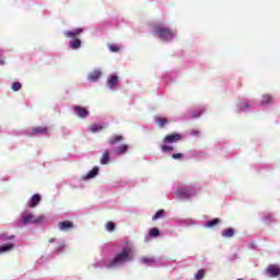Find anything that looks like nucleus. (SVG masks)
<instances>
[{"label":"nucleus","mask_w":280,"mask_h":280,"mask_svg":"<svg viewBox=\"0 0 280 280\" xmlns=\"http://www.w3.org/2000/svg\"><path fill=\"white\" fill-rule=\"evenodd\" d=\"M126 261H132V249L130 247H126L116 255V257L108 264V268H115V266H119L120 264H126Z\"/></svg>","instance_id":"f257e3e1"},{"label":"nucleus","mask_w":280,"mask_h":280,"mask_svg":"<svg viewBox=\"0 0 280 280\" xmlns=\"http://www.w3.org/2000/svg\"><path fill=\"white\" fill-rule=\"evenodd\" d=\"M154 34L158 36V38H160V40H163L164 43L174 40V30L167 28L163 25L154 26Z\"/></svg>","instance_id":"f03ea898"},{"label":"nucleus","mask_w":280,"mask_h":280,"mask_svg":"<svg viewBox=\"0 0 280 280\" xmlns=\"http://www.w3.org/2000/svg\"><path fill=\"white\" fill-rule=\"evenodd\" d=\"M22 224H40L45 222V215L36 217L32 213H26L24 217H22L21 220Z\"/></svg>","instance_id":"7ed1b4c3"},{"label":"nucleus","mask_w":280,"mask_h":280,"mask_svg":"<svg viewBox=\"0 0 280 280\" xmlns=\"http://www.w3.org/2000/svg\"><path fill=\"white\" fill-rule=\"evenodd\" d=\"M266 275H268V277H279L280 275V268L279 266L276 265H269L266 269Z\"/></svg>","instance_id":"20e7f679"},{"label":"nucleus","mask_w":280,"mask_h":280,"mask_svg":"<svg viewBox=\"0 0 280 280\" xmlns=\"http://www.w3.org/2000/svg\"><path fill=\"white\" fill-rule=\"evenodd\" d=\"M182 139L183 136L178 133H171L164 138L163 143H176V141H180Z\"/></svg>","instance_id":"39448f33"},{"label":"nucleus","mask_w":280,"mask_h":280,"mask_svg":"<svg viewBox=\"0 0 280 280\" xmlns=\"http://www.w3.org/2000/svg\"><path fill=\"white\" fill-rule=\"evenodd\" d=\"M83 32H84V30H82V28H74L72 31H66L63 34H65L66 38H74L75 39Z\"/></svg>","instance_id":"423d86ee"},{"label":"nucleus","mask_w":280,"mask_h":280,"mask_svg":"<svg viewBox=\"0 0 280 280\" xmlns=\"http://www.w3.org/2000/svg\"><path fill=\"white\" fill-rule=\"evenodd\" d=\"M73 110L81 119H85V117L89 115V109L82 106H74Z\"/></svg>","instance_id":"0eeeda50"},{"label":"nucleus","mask_w":280,"mask_h":280,"mask_svg":"<svg viewBox=\"0 0 280 280\" xmlns=\"http://www.w3.org/2000/svg\"><path fill=\"white\" fill-rule=\"evenodd\" d=\"M42 197L40 195L36 194L33 195L28 201L30 209H34L35 207H38L40 205Z\"/></svg>","instance_id":"6e6552de"},{"label":"nucleus","mask_w":280,"mask_h":280,"mask_svg":"<svg viewBox=\"0 0 280 280\" xmlns=\"http://www.w3.org/2000/svg\"><path fill=\"white\" fill-rule=\"evenodd\" d=\"M59 231H71V229H74V224L71 221H61L58 223Z\"/></svg>","instance_id":"1a4fd4ad"},{"label":"nucleus","mask_w":280,"mask_h":280,"mask_svg":"<svg viewBox=\"0 0 280 280\" xmlns=\"http://www.w3.org/2000/svg\"><path fill=\"white\" fill-rule=\"evenodd\" d=\"M119 83V77L118 75H109L107 79V86L108 89H115L117 84Z\"/></svg>","instance_id":"9d476101"},{"label":"nucleus","mask_w":280,"mask_h":280,"mask_svg":"<svg viewBox=\"0 0 280 280\" xmlns=\"http://www.w3.org/2000/svg\"><path fill=\"white\" fill-rule=\"evenodd\" d=\"M32 135H47L49 132V127L39 126L32 129Z\"/></svg>","instance_id":"9b49d317"},{"label":"nucleus","mask_w":280,"mask_h":280,"mask_svg":"<svg viewBox=\"0 0 280 280\" xmlns=\"http://www.w3.org/2000/svg\"><path fill=\"white\" fill-rule=\"evenodd\" d=\"M100 78H102V71L101 70H93L89 77L88 80L90 82H97L100 80Z\"/></svg>","instance_id":"f8f14e48"},{"label":"nucleus","mask_w":280,"mask_h":280,"mask_svg":"<svg viewBox=\"0 0 280 280\" xmlns=\"http://www.w3.org/2000/svg\"><path fill=\"white\" fill-rule=\"evenodd\" d=\"M194 194L191 192V189L189 188H182L177 191V197L179 198H191Z\"/></svg>","instance_id":"ddd939ff"},{"label":"nucleus","mask_w":280,"mask_h":280,"mask_svg":"<svg viewBox=\"0 0 280 280\" xmlns=\"http://www.w3.org/2000/svg\"><path fill=\"white\" fill-rule=\"evenodd\" d=\"M121 141H124V136L115 135L108 139L107 143L109 145H117V143H121Z\"/></svg>","instance_id":"4468645a"},{"label":"nucleus","mask_w":280,"mask_h":280,"mask_svg":"<svg viewBox=\"0 0 280 280\" xmlns=\"http://www.w3.org/2000/svg\"><path fill=\"white\" fill-rule=\"evenodd\" d=\"M128 144H122L116 149H114V154L116 156H121V154H126V152H128Z\"/></svg>","instance_id":"2eb2a0df"},{"label":"nucleus","mask_w":280,"mask_h":280,"mask_svg":"<svg viewBox=\"0 0 280 280\" xmlns=\"http://www.w3.org/2000/svg\"><path fill=\"white\" fill-rule=\"evenodd\" d=\"M109 161H110V151L106 150L102 154L101 165H108Z\"/></svg>","instance_id":"dca6fc26"},{"label":"nucleus","mask_w":280,"mask_h":280,"mask_svg":"<svg viewBox=\"0 0 280 280\" xmlns=\"http://www.w3.org/2000/svg\"><path fill=\"white\" fill-rule=\"evenodd\" d=\"M13 249H14V243L0 245V255H2V253H10V250H13Z\"/></svg>","instance_id":"f3484780"},{"label":"nucleus","mask_w":280,"mask_h":280,"mask_svg":"<svg viewBox=\"0 0 280 280\" xmlns=\"http://www.w3.org/2000/svg\"><path fill=\"white\" fill-rule=\"evenodd\" d=\"M268 104H272V95L264 94L262 100L260 101L261 106H268Z\"/></svg>","instance_id":"a211bd4d"},{"label":"nucleus","mask_w":280,"mask_h":280,"mask_svg":"<svg viewBox=\"0 0 280 280\" xmlns=\"http://www.w3.org/2000/svg\"><path fill=\"white\" fill-rule=\"evenodd\" d=\"M70 49H80L82 47V40L80 38H75L69 44Z\"/></svg>","instance_id":"6ab92c4d"},{"label":"nucleus","mask_w":280,"mask_h":280,"mask_svg":"<svg viewBox=\"0 0 280 280\" xmlns=\"http://www.w3.org/2000/svg\"><path fill=\"white\" fill-rule=\"evenodd\" d=\"M98 174H100V167L94 166L93 170H91V171L86 174L85 178H95Z\"/></svg>","instance_id":"aec40b11"},{"label":"nucleus","mask_w":280,"mask_h":280,"mask_svg":"<svg viewBox=\"0 0 280 280\" xmlns=\"http://www.w3.org/2000/svg\"><path fill=\"white\" fill-rule=\"evenodd\" d=\"M235 235V230L233 228H229L222 231V237H233Z\"/></svg>","instance_id":"412c9836"},{"label":"nucleus","mask_w":280,"mask_h":280,"mask_svg":"<svg viewBox=\"0 0 280 280\" xmlns=\"http://www.w3.org/2000/svg\"><path fill=\"white\" fill-rule=\"evenodd\" d=\"M155 121L159 126V128H163L165 126V124H170V120L167 118H163V117H155Z\"/></svg>","instance_id":"4be33fe9"},{"label":"nucleus","mask_w":280,"mask_h":280,"mask_svg":"<svg viewBox=\"0 0 280 280\" xmlns=\"http://www.w3.org/2000/svg\"><path fill=\"white\" fill-rule=\"evenodd\" d=\"M218 224H220V219L215 218V219H213L211 221H208L206 223V228L207 229H213V226H218Z\"/></svg>","instance_id":"5701e85b"},{"label":"nucleus","mask_w":280,"mask_h":280,"mask_svg":"<svg viewBox=\"0 0 280 280\" xmlns=\"http://www.w3.org/2000/svg\"><path fill=\"white\" fill-rule=\"evenodd\" d=\"M105 229H106V231H108V233H113V231H115L117 229V225L115 224V222L108 221L105 224Z\"/></svg>","instance_id":"b1692460"},{"label":"nucleus","mask_w":280,"mask_h":280,"mask_svg":"<svg viewBox=\"0 0 280 280\" xmlns=\"http://www.w3.org/2000/svg\"><path fill=\"white\" fill-rule=\"evenodd\" d=\"M91 132H100V130H104V126L97 125V124H92L90 126Z\"/></svg>","instance_id":"393cba45"},{"label":"nucleus","mask_w":280,"mask_h":280,"mask_svg":"<svg viewBox=\"0 0 280 280\" xmlns=\"http://www.w3.org/2000/svg\"><path fill=\"white\" fill-rule=\"evenodd\" d=\"M164 215L165 210L161 209L152 217V220H161V218H164Z\"/></svg>","instance_id":"a878e982"},{"label":"nucleus","mask_w":280,"mask_h":280,"mask_svg":"<svg viewBox=\"0 0 280 280\" xmlns=\"http://www.w3.org/2000/svg\"><path fill=\"white\" fill-rule=\"evenodd\" d=\"M160 235H161V232L159 231V229L152 228V229L150 230V236H151V237H159Z\"/></svg>","instance_id":"bb28decb"},{"label":"nucleus","mask_w":280,"mask_h":280,"mask_svg":"<svg viewBox=\"0 0 280 280\" xmlns=\"http://www.w3.org/2000/svg\"><path fill=\"white\" fill-rule=\"evenodd\" d=\"M195 279H196V280H202V279H205V269L198 270L197 273L195 275Z\"/></svg>","instance_id":"cd10ccee"},{"label":"nucleus","mask_w":280,"mask_h":280,"mask_svg":"<svg viewBox=\"0 0 280 280\" xmlns=\"http://www.w3.org/2000/svg\"><path fill=\"white\" fill-rule=\"evenodd\" d=\"M66 248H67V245H66L65 243H59V244L56 246L55 250H56L57 253H62V250H65Z\"/></svg>","instance_id":"c85d7f7f"},{"label":"nucleus","mask_w":280,"mask_h":280,"mask_svg":"<svg viewBox=\"0 0 280 280\" xmlns=\"http://www.w3.org/2000/svg\"><path fill=\"white\" fill-rule=\"evenodd\" d=\"M22 86L21 82H13L11 89L12 91H21Z\"/></svg>","instance_id":"c756f323"},{"label":"nucleus","mask_w":280,"mask_h":280,"mask_svg":"<svg viewBox=\"0 0 280 280\" xmlns=\"http://www.w3.org/2000/svg\"><path fill=\"white\" fill-rule=\"evenodd\" d=\"M162 152H174V147L163 144L161 147Z\"/></svg>","instance_id":"7c9ffc66"},{"label":"nucleus","mask_w":280,"mask_h":280,"mask_svg":"<svg viewBox=\"0 0 280 280\" xmlns=\"http://www.w3.org/2000/svg\"><path fill=\"white\" fill-rule=\"evenodd\" d=\"M154 258L152 257H143L142 258V264H154Z\"/></svg>","instance_id":"2f4dec72"},{"label":"nucleus","mask_w":280,"mask_h":280,"mask_svg":"<svg viewBox=\"0 0 280 280\" xmlns=\"http://www.w3.org/2000/svg\"><path fill=\"white\" fill-rule=\"evenodd\" d=\"M108 49H109V51H113L114 54H117V51H119L120 48L117 45H109Z\"/></svg>","instance_id":"473e14b6"},{"label":"nucleus","mask_w":280,"mask_h":280,"mask_svg":"<svg viewBox=\"0 0 280 280\" xmlns=\"http://www.w3.org/2000/svg\"><path fill=\"white\" fill-rule=\"evenodd\" d=\"M246 108H250V105L247 102L240 104V110H246Z\"/></svg>","instance_id":"72a5a7b5"},{"label":"nucleus","mask_w":280,"mask_h":280,"mask_svg":"<svg viewBox=\"0 0 280 280\" xmlns=\"http://www.w3.org/2000/svg\"><path fill=\"white\" fill-rule=\"evenodd\" d=\"M183 156V153H175L172 155V159H174L175 161H180Z\"/></svg>","instance_id":"f704fd0d"},{"label":"nucleus","mask_w":280,"mask_h":280,"mask_svg":"<svg viewBox=\"0 0 280 280\" xmlns=\"http://www.w3.org/2000/svg\"><path fill=\"white\" fill-rule=\"evenodd\" d=\"M202 115V110H197L192 113V118L197 119V117H200Z\"/></svg>","instance_id":"c9c22d12"},{"label":"nucleus","mask_w":280,"mask_h":280,"mask_svg":"<svg viewBox=\"0 0 280 280\" xmlns=\"http://www.w3.org/2000/svg\"><path fill=\"white\" fill-rule=\"evenodd\" d=\"M3 240H14V235L5 236Z\"/></svg>","instance_id":"e433bc0d"},{"label":"nucleus","mask_w":280,"mask_h":280,"mask_svg":"<svg viewBox=\"0 0 280 280\" xmlns=\"http://www.w3.org/2000/svg\"><path fill=\"white\" fill-rule=\"evenodd\" d=\"M48 242L49 244H54V242H56V238H49Z\"/></svg>","instance_id":"4c0bfd02"},{"label":"nucleus","mask_w":280,"mask_h":280,"mask_svg":"<svg viewBox=\"0 0 280 280\" xmlns=\"http://www.w3.org/2000/svg\"><path fill=\"white\" fill-rule=\"evenodd\" d=\"M192 135H200V131H192Z\"/></svg>","instance_id":"58836bf2"}]
</instances>
